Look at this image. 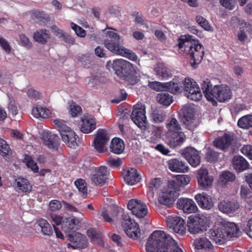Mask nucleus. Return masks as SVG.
I'll list each match as a JSON object with an SVG mask.
<instances>
[{
	"mask_svg": "<svg viewBox=\"0 0 252 252\" xmlns=\"http://www.w3.org/2000/svg\"><path fill=\"white\" fill-rule=\"evenodd\" d=\"M146 249L147 252H183L169 235L161 230L155 231L151 234Z\"/></svg>",
	"mask_w": 252,
	"mask_h": 252,
	"instance_id": "obj_1",
	"label": "nucleus"
},
{
	"mask_svg": "<svg viewBox=\"0 0 252 252\" xmlns=\"http://www.w3.org/2000/svg\"><path fill=\"white\" fill-rule=\"evenodd\" d=\"M190 35H182L178 39V46L180 49L189 55L191 65L194 68L202 61L204 55V48L199 41H195Z\"/></svg>",
	"mask_w": 252,
	"mask_h": 252,
	"instance_id": "obj_2",
	"label": "nucleus"
},
{
	"mask_svg": "<svg viewBox=\"0 0 252 252\" xmlns=\"http://www.w3.org/2000/svg\"><path fill=\"white\" fill-rule=\"evenodd\" d=\"M201 88L206 99L212 102L213 105H217L216 99L220 102H223L230 99L232 92L227 85H216L212 88V84L209 79H206L201 83Z\"/></svg>",
	"mask_w": 252,
	"mask_h": 252,
	"instance_id": "obj_3",
	"label": "nucleus"
},
{
	"mask_svg": "<svg viewBox=\"0 0 252 252\" xmlns=\"http://www.w3.org/2000/svg\"><path fill=\"white\" fill-rule=\"evenodd\" d=\"M239 231V228L234 222H226L219 226H214L208 234L210 239L220 245L232 237H238Z\"/></svg>",
	"mask_w": 252,
	"mask_h": 252,
	"instance_id": "obj_4",
	"label": "nucleus"
},
{
	"mask_svg": "<svg viewBox=\"0 0 252 252\" xmlns=\"http://www.w3.org/2000/svg\"><path fill=\"white\" fill-rule=\"evenodd\" d=\"M108 38L104 41V46L111 52L135 61L137 56L135 53L122 46L123 39L117 33L113 31L106 32Z\"/></svg>",
	"mask_w": 252,
	"mask_h": 252,
	"instance_id": "obj_5",
	"label": "nucleus"
},
{
	"mask_svg": "<svg viewBox=\"0 0 252 252\" xmlns=\"http://www.w3.org/2000/svg\"><path fill=\"white\" fill-rule=\"evenodd\" d=\"M187 225L189 232L196 234L207 230L209 225V220L203 215L190 216L188 218Z\"/></svg>",
	"mask_w": 252,
	"mask_h": 252,
	"instance_id": "obj_6",
	"label": "nucleus"
},
{
	"mask_svg": "<svg viewBox=\"0 0 252 252\" xmlns=\"http://www.w3.org/2000/svg\"><path fill=\"white\" fill-rule=\"evenodd\" d=\"M170 189L168 191L162 192L159 196L158 201L161 205L170 208L180 193L179 186L174 181L170 183Z\"/></svg>",
	"mask_w": 252,
	"mask_h": 252,
	"instance_id": "obj_7",
	"label": "nucleus"
},
{
	"mask_svg": "<svg viewBox=\"0 0 252 252\" xmlns=\"http://www.w3.org/2000/svg\"><path fill=\"white\" fill-rule=\"evenodd\" d=\"M182 85L188 98L195 101H199L202 98L200 89L193 79L186 78L182 82Z\"/></svg>",
	"mask_w": 252,
	"mask_h": 252,
	"instance_id": "obj_8",
	"label": "nucleus"
},
{
	"mask_svg": "<svg viewBox=\"0 0 252 252\" xmlns=\"http://www.w3.org/2000/svg\"><path fill=\"white\" fill-rule=\"evenodd\" d=\"M122 217V226L126 235L134 240L137 239L140 235L138 224L131 220L127 214L124 212H123Z\"/></svg>",
	"mask_w": 252,
	"mask_h": 252,
	"instance_id": "obj_9",
	"label": "nucleus"
},
{
	"mask_svg": "<svg viewBox=\"0 0 252 252\" xmlns=\"http://www.w3.org/2000/svg\"><path fill=\"white\" fill-rule=\"evenodd\" d=\"M167 226L174 233L184 235L186 233L185 221L177 216H170L166 219Z\"/></svg>",
	"mask_w": 252,
	"mask_h": 252,
	"instance_id": "obj_10",
	"label": "nucleus"
},
{
	"mask_svg": "<svg viewBox=\"0 0 252 252\" xmlns=\"http://www.w3.org/2000/svg\"><path fill=\"white\" fill-rule=\"evenodd\" d=\"M131 119L139 127L145 126L147 123L145 106L141 103H137L133 107Z\"/></svg>",
	"mask_w": 252,
	"mask_h": 252,
	"instance_id": "obj_11",
	"label": "nucleus"
},
{
	"mask_svg": "<svg viewBox=\"0 0 252 252\" xmlns=\"http://www.w3.org/2000/svg\"><path fill=\"white\" fill-rule=\"evenodd\" d=\"M109 138L107 131L104 129H99L95 134L93 145L94 149L99 153H103L107 151L106 145Z\"/></svg>",
	"mask_w": 252,
	"mask_h": 252,
	"instance_id": "obj_12",
	"label": "nucleus"
},
{
	"mask_svg": "<svg viewBox=\"0 0 252 252\" xmlns=\"http://www.w3.org/2000/svg\"><path fill=\"white\" fill-rule=\"evenodd\" d=\"M196 178L200 189L207 190L212 186L214 177L209 175L207 169L200 168L197 171Z\"/></svg>",
	"mask_w": 252,
	"mask_h": 252,
	"instance_id": "obj_13",
	"label": "nucleus"
},
{
	"mask_svg": "<svg viewBox=\"0 0 252 252\" xmlns=\"http://www.w3.org/2000/svg\"><path fill=\"white\" fill-rule=\"evenodd\" d=\"M127 207L133 215L139 218H144L148 213L146 204L138 199H130L127 203Z\"/></svg>",
	"mask_w": 252,
	"mask_h": 252,
	"instance_id": "obj_14",
	"label": "nucleus"
},
{
	"mask_svg": "<svg viewBox=\"0 0 252 252\" xmlns=\"http://www.w3.org/2000/svg\"><path fill=\"white\" fill-rule=\"evenodd\" d=\"M66 237L70 242L67 244L68 247H71L74 249L77 248L84 249L88 245L86 237L79 232H74L67 234Z\"/></svg>",
	"mask_w": 252,
	"mask_h": 252,
	"instance_id": "obj_15",
	"label": "nucleus"
},
{
	"mask_svg": "<svg viewBox=\"0 0 252 252\" xmlns=\"http://www.w3.org/2000/svg\"><path fill=\"white\" fill-rule=\"evenodd\" d=\"M112 68L115 73L120 78L124 77L125 73L130 70L132 71V65L127 61L118 59L114 61L112 64Z\"/></svg>",
	"mask_w": 252,
	"mask_h": 252,
	"instance_id": "obj_16",
	"label": "nucleus"
},
{
	"mask_svg": "<svg viewBox=\"0 0 252 252\" xmlns=\"http://www.w3.org/2000/svg\"><path fill=\"white\" fill-rule=\"evenodd\" d=\"M188 162L192 167H196L200 163L201 158L197 150L192 147H188L182 153Z\"/></svg>",
	"mask_w": 252,
	"mask_h": 252,
	"instance_id": "obj_17",
	"label": "nucleus"
},
{
	"mask_svg": "<svg viewBox=\"0 0 252 252\" xmlns=\"http://www.w3.org/2000/svg\"><path fill=\"white\" fill-rule=\"evenodd\" d=\"M176 204L177 208L188 214L195 213L198 210L194 201L188 198L181 197L179 198Z\"/></svg>",
	"mask_w": 252,
	"mask_h": 252,
	"instance_id": "obj_18",
	"label": "nucleus"
},
{
	"mask_svg": "<svg viewBox=\"0 0 252 252\" xmlns=\"http://www.w3.org/2000/svg\"><path fill=\"white\" fill-rule=\"evenodd\" d=\"M185 139L186 136L182 131L167 133L166 143L170 147L174 148L182 145Z\"/></svg>",
	"mask_w": 252,
	"mask_h": 252,
	"instance_id": "obj_19",
	"label": "nucleus"
},
{
	"mask_svg": "<svg viewBox=\"0 0 252 252\" xmlns=\"http://www.w3.org/2000/svg\"><path fill=\"white\" fill-rule=\"evenodd\" d=\"M96 127L95 119L92 115H84L81 118L80 130L84 133H90Z\"/></svg>",
	"mask_w": 252,
	"mask_h": 252,
	"instance_id": "obj_20",
	"label": "nucleus"
},
{
	"mask_svg": "<svg viewBox=\"0 0 252 252\" xmlns=\"http://www.w3.org/2000/svg\"><path fill=\"white\" fill-rule=\"evenodd\" d=\"M108 180L107 167L100 166L95 170V173L91 177V180L95 185L102 186Z\"/></svg>",
	"mask_w": 252,
	"mask_h": 252,
	"instance_id": "obj_21",
	"label": "nucleus"
},
{
	"mask_svg": "<svg viewBox=\"0 0 252 252\" xmlns=\"http://www.w3.org/2000/svg\"><path fill=\"white\" fill-rule=\"evenodd\" d=\"M194 198L198 206L202 209L209 210L214 206L212 197L206 192L198 193Z\"/></svg>",
	"mask_w": 252,
	"mask_h": 252,
	"instance_id": "obj_22",
	"label": "nucleus"
},
{
	"mask_svg": "<svg viewBox=\"0 0 252 252\" xmlns=\"http://www.w3.org/2000/svg\"><path fill=\"white\" fill-rule=\"evenodd\" d=\"M182 121L189 130L192 131L197 127L194 113L190 109L186 108L183 110Z\"/></svg>",
	"mask_w": 252,
	"mask_h": 252,
	"instance_id": "obj_23",
	"label": "nucleus"
},
{
	"mask_svg": "<svg viewBox=\"0 0 252 252\" xmlns=\"http://www.w3.org/2000/svg\"><path fill=\"white\" fill-rule=\"evenodd\" d=\"M234 141L233 136L230 134L225 133L222 136L218 137L214 141V146L222 150L228 149Z\"/></svg>",
	"mask_w": 252,
	"mask_h": 252,
	"instance_id": "obj_24",
	"label": "nucleus"
},
{
	"mask_svg": "<svg viewBox=\"0 0 252 252\" xmlns=\"http://www.w3.org/2000/svg\"><path fill=\"white\" fill-rule=\"evenodd\" d=\"M168 167L171 171L177 173H185L189 170L187 163L178 158L169 160Z\"/></svg>",
	"mask_w": 252,
	"mask_h": 252,
	"instance_id": "obj_25",
	"label": "nucleus"
},
{
	"mask_svg": "<svg viewBox=\"0 0 252 252\" xmlns=\"http://www.w3.org/2000/svg\"><path fill=\"white\" fill-rule=\"evenodd\" d=\"M41 138L49 148L54 149L58 148L59 145V138L57 135L52 134L49 131L44 130L42 133Z\"/></svg>",
	"mask_w": 252,
	"mask_h": 252,
	"instance_id": "obj_26",
	"label": "nucleus"
},
{
	"mask_svg": "<svg viewBox=\"0 0 252 252\" xmlns=\"http://www.w3.org/2000/svg\"><path fill=\"white\" fill-rule=\"evenodd\" d=\"M126 184L133 185L138 183L141 179L140 176L138 174L136 169L130 168L124 169L122 172Z\"/></svg>",
	"mask_w": 252,
	"mask_h": 252,
	"instance_id": "obj_27",
	"label": "nucleus"
},
{
	"mask_svg": "<svg viewBox=\"0 0 252 252\" xmlns=\"http://www.w3.org/2000/svg\"><path fill=\"white\" fill-rule=\"evenodd\" d=\"M78 221L73 217L64 219L62 223V229L67 234L74 232L78 229Z\"/></svg>",
	"mask_w": 252,
	"mask_h": 252,
	"instance_id": "obj_28",
	"label": "nucleus"
},
{
	"mask_svg": "<svg viewBox=\"0 0 252 252\" xmlns=\"http://www.w3.org/2000/svg\"><path fill=\"white\" fill-rule=\"evenodd\" d=\"M239 208V203L234 201L223 200L218 204V208L220 211L225 213H231L235 212Z\"/></svg>",
	"mask_w": 252,
	"mask_h": 252,
	"instance_id": "obj_29",
	"label": "nucleus"
},
{
	"mask_svg": "<svg viewBox=\"0 0 252 252\" xmlns=\"http://www.w3.org/2000/svg\"><path fill=\"white\" fill-rule=\"evenodd\" d=\"M234 169L238 172H242L248 168L249 163L243 157L235 156L232 160Z\"/></svg>",
	"mask_w": 252,
	"mask_h": 252,
	"instance_id": "obj_30",
	"label": "nucleus"
},
{
	"mask_svg": "<svg viewBox=\"0 0 252 252\" xmlns=\"http://www.w3.org/2000/svg\"><path fill=\"white\" fill-rule=\"evenodd\" d=\"M16 187L24 193H29L32 190V186L28 179L22 177H18L15 180Z\"/></svg>",
	"mask_w": 252,
	"mask_h": 252,
	"instance_id": "obj_31",
	"label": "nucleus"
},
{
	"mask_svg": "<svg viewBox=\"0 0 252 252\" xmlns=\"http://www.w3.org/2000/svg\"><path fill=\"white\" fill-rule=\"evenodd\" d=\"M65 132L63 133V134L61 136L63 141L69 147L75 148L77 146L75 132L72 130L66 131Z\"/></svg>",
	"mask_w": 252,
	"mask_h": 252,
	"instance_id": "obj_32",
	"label": "nucleus"
},
{
	"mask_svg": "<svg viewBox=\"0 0 252 252\" xmlns=\"http://www.w3.org/2000/svg\"><path fill=\"white\" fill-rule=\"evenodd\" d=\"M194 248L200 250H209L212 249V245L208 239L206 237H201L196 239L193 243Z\"/></svg>",
	"mask_w": 252,
	"mask_h": 252,
	"instance_id": "obj_33",
	"label": "nucleus"
},
{
	"mask_svg": "<svg viewBox=\"0 0 252 252\" xmlns=\"http://www.w3.org/2000/svg\"><path fill=\"white\" fill-rule=\"evenodd\" d=\"M125 145L123 141L119 138H113L110 145V151L116 154H120L124 151Z\"/></svg>",
	"mask_w": 252,
	"mask_h": 252,
	"instance_id": "obj_34",
	"label": "nucleus"
},
{
	"mask_svg": "<svg viewBox=\"0 0 252 252\" xmlns=\"http://www.w3.org/2000/svg\"><path fill=\"white\" fill-rule=\"evenodd\" d=\"M155 69L156 75L161 79H166L172 76L171 71L163 63H158Z\"/></svg>",
	"mask_w": 252,
	"mask_h": 252,
	"instance_id": "obj_35",
	"label": "nucleus"
},
{
	"mask_svg": "<svg viewBox=\"0 0 252 252\" xmlns=\"http://www.w3.org/2000/svg\"><path fill=\"white\" fill-rule=\"evenodd\" d=\"M181 88H182V82H179L177 79H173L172 81L165 83V91L172 94L179 93Z\"/></svg>",
	"mask_w": 252,
	"mask_h": 252,
	"instance_id": "obj_36",
	"label": "nucleus"
},
{
	"mask_svg": "<svg viewBox=\"0 0 252 252\" xmlns=\"http://www.w3.org/2000/svg\"><path fill=\"white\" fill-rule=\"evenodd\" d=\"M49 38V31L46 29L37 31L33 34L34 40L42 44H45Z\"/></svg>",
	"mask_w": 252,
	"mask_h": 252,
	"instance_id": "obj_37",
	"label": "nucleus"
},
{
	"mask_svg": "<svg viewBox=\"0 0 252 252\" xmlns=\"http://www.w3.org/2000/svg\"><path fill=\"white\" fill-rule=\"evenodd\" d=\"M32 114L35 118H42L46 119L49 117L50 114V110L41 106L34 107L32 108Z\"/></svg>",
	"mask_w": 252,
	"mask_h": 252,
	"instance_id": "obj_38",
	"label": "nucleus"
},
{
	"mask_svg": "<svg viewBox=\"0 0 252 252\" xmlns=\"http://www.w3.org/2000/svg\"><path fill=\"white\" fill-rule=\"evenodd\" d=\"M166 117V112L162 109L156 108L153 111L151 118L155 123L159 124L163 122Z\"/></svg>",
	"mask_w": 252,
	"mask_h": 252,
	"instance_id": "obj_39",
	"label": "nucleus"
},
{
	"mask_svg": "<svg viewBox=\"0 0 252 252\" xmlns=\"http://www.w3.org/2000/svg\"><path fill=\"white\" fill-rule=\"evenodd\" d=\"M157 99L160 104L166 106L170 105L173 101L172 95L162 92L158 94Z\"/></svg>",
	"mask_w": 252,
	"mask_h": 252,
	"instance_id": "obj_40",
	"label": "nucleus"
},
{
	"mask_svg": "<svg viewBox=\"0 0 252 252\" xmlns=\"http://www.w3.org/2000/svg\"><path fill=\"white\" fill-rule=\"evenodd\" d=\"M136 74L135 70L132 66V71L130 70V71H127L124 75V77H121L120 78L125 80L128 84L133 85L138 81Z\"/></svg>",
	"mask_w": 252,
	"mask_h": 252,
	"instance_id": "obj_41",
	"label": "nucleus"
},
{
	"mask_svg": "<svg viewBox=\"0 0 252 252\" xmlns=\"http://www.w3.org/2000/svg\"><path fill=\"white\" fill-rule=\"evenodd\" d=\"M37 223L41 228L42 232L44 235L50 236L53 233V230L51 225L45 219L38 220Z\"/></svg>",
	"mask_w": 252,
	"mask_h": 252,
	"instance_id": "obj_42",
	"label": "nucleus"
},
{
	"mask_svg": "<svg viewBox=\"0 0 252 252\" xmlns=\"http://www.w3.org/2000/svg\"><path fill=\"white\" fill-rule=\"evenodd\" d=\"M237 125L240 127L244 129L252 127V115H248L240 118Z\"/></svg>",
	"mask_w": 252,
	"mask_h": 252,
	"instance_id": "obj_43",
	"label": "nucleus"
},
{
	"mask_svg": "<svg viewBox=\"0 0 252 252\" xmlns=\"http://www.w3.org/2000/svg\"><path fill=\"white\" fill-rule=\"evenodd\" d=\"M166 127L168 129L167 133L181 132V126L177 120L175 118H172L171 119L170 122L166 124Z\"/></svg>",
	"mask_w": 252,
	"mask_h": 252,
	"instance_id": "obj_44",
	"label": "nucleus"
},
{
	"mask_svg": "<svg viewBox=\"0 0 252 252\" xmlns=\"http://www.w3.org/2000/svg\"><path fill=\"white\" fill-rule=\"evenodd\" d=\"M53 123L55 127L60 131L61 135L63 134V133H66V131H68L71 129L66 125V123L64 121L61 119H55L54 120Z\"/></svg>",
	"mask_w": 252,
	"mask_h": 252,
	"instance_id": "obj_45",
	"label": "nucleus"
},
{
	"mask_svg": "<svg viewBox=\"0 0 252 252\" xmlns=\"http://www.w3.org/2000/svg\"><path fill=\"white\" fill-rule=\"evenodd\" d=\"M235 178L234 174L229 171H225L220 175V181L222 185H225L228 182L234 181Z\"/></svg>",
	"mask_w": 252,
	"mask_h": 252,
	"instance_id": "obj_46",
	"label": "nucleus"
},
{
	"mask_svg": "<svg viewBox=\"0 0 252 252\" xmlns=\"http://www.w3.org/2000/svg\"><path fill=\"white\" fill-rule=\"evenodd\" d=\"M160 180L159 178H155L150 181L149 184V193L153 197L154 193L157 190L160 185Z\"/></svg>",
	"mask_w": 252,
	"mask_h": 252,
	"instance_id": "obj_47",
	"label": "nucleus"
},
{
	"mask_svg": "<svg viewBox=\"0 0 252 252\" xmlns=\"http://www.w3.org/2000/svg\"><path fill=\"white\" fill-rule=\"evenodd\" d=\"M74 184L79 191L82 193V195L86 196L87 194V187L85 181L82 179H79L75 181Z\"/></svg>",
	"mask_w": 252,
	"mask_h": 252,
	"instance_id": "obj_48",
	"label": "nucleus"
},
{
	"mask_svg": "<svg viewBox=\"0 0 252 252\" xmlns=\"http://www.w3.org/2000/svg\"><path fill=\"white\" fill-rule=\"evenodd\" d=\"M11 150L9 145L6 141L0 138V154L1 156L4 157L9 155Z\"/></svg>",
	"mask_w": 252,
	"mask_h": 252,
	"instance_id": "obj_49",
	"label": "nucleus"
},
{
	"mask_svg": "<svg viewBox=\"0 0 252 252\" xmlns=\"http://www.w3.org/2000/svg\"><path fill=\"white\" fill-rule=\"evenodd\" d=\"M70 112L72 117H77L82 113V108L74 102H72L70 105Z\"/></svg>",
	"mask_w": 252,
	"mask_h": 252,
	"instance_id": "obj_50",
	"label": "nucleus"
},
{
	"mask_svg": "<svg viewBox=\"0 0 252 252\" xmlns=\"http://www.w3.org/2000/svg\"><path fill=\"white\" fill-rule=\"evenodd\" d=\"M196 22L204 30L209 31L211 29L208 21L204 17L201 16H197L196 17Z\"/></svg>",
	"mask_w": 252,
	"mask_h": 252,
	"instance_id": "obj_51",
	"label": "nucleus"
},
{
	"mask_svg": "<svg viewBox=\"0 0 252 252\" xmlns=\"http://www.w3.org/2000/svg\"><path fill=\"white\" fill-rule=\"evenodd\" d=\"M249 192V190L247 188L241 186L240 194L242 198H244L248 203L252 205V197Z\"/></svg>",
	"mask_w": 252,
	"mask_h": 252,
	"instance_id": "obj_52",
	"label": "nucleus"
},
{
	"mask_svg": "<svg viewBox=\"0 0 252 252\" xmlns=\"http://www.w3.org/2000/svg\"><path fill=\"white\" fill-rule=\"evenodd\" d=\"M149 87L156 91H165V83L154 81L149 82Z\"/></svg>",
	"mask_w": 252,
	"mask_h": 252,
	"instance_id": "obj_53",
	"label": "nucleus"
},
{
	"mask_svg": "<svg viewBox=\"0 0 252 252\" xmlns=\"http://www.w3.org/2000/svg\"><path fill=\"white\" fill-rule=\"evenodd\" d=\"M70 25L72 29L74 30L78 36L81 37H84L85 36L86 31L82 27L73 22L71 23Z\"/></svg>",
	"mask_w": 252,
	"mask_h": 252,
	"instance_id": "obj_54",
	"label": "nucleus"
},
{
	"mask_svg": "<svg viewBox=\"0 0 252 252\" xmlns=\"http://www.w3.org/2000/svg\"><path fill=\"white\" fill-rule=\"evenodd\" d=\"M32 18L36 22H44L48 18L43 12H35L32 15Z\"/></svg>",
	"mask_w": 252,
	"mask_h": 252,
	"instance_id": "obj_55",
	"label": "nucleus"
},
{
	"mask_svg": "<svg viewBox=\"0 0 252 252\" xmlns=\"http://www.w3.org/2000/svg\"><path fill=\"white\" fill-rule=\"evenodd\" d=\"M190 177L189 176L186 175H180L177 177V181H174L176 183H177L179 186V188H180V186L179 183L181 184V185H186L189 183L190 182ZM180 190V189H179V191Z\"/></svg>",
	"mask_w": 252,
	"mask_h": 252,
	"instance_id": "obj_56",
	"label": "nucleus"
},
{
	"mask_svg": "<svg viewBox=\"0 0 252 252\" xmlns=\"http://www.w3.org/2000/svg\"><path fill=\"white\" fill-rule=\"evenodd\" d=\"M206 157L208 162H212L217 160L218 154L216 152L210 150L206 153Z\"/></svg>",
	"mask_w": 252,
	"mask_h": 252,
	"instance_id": "obj_57",
	"label": "nucleus"
},
{
	"mask_svg": "<svg viewBox=\"0 0 252 252\" xmlns=\"http://www.w3.org/2000/svg\"><path fill=\"white\" fill-rule=\"evenodd\" d=\"M241 151L249 159L252 160V146L250 145H245L241 148Z\"/></svg>",
	"mask_w": 252,
	"mask_h": 252,
	"instance_id": "obj_58",
	"label": "nucleus"
},
{
	"mask_svg": "<svg viewBox=\"0 0 252 252\" xmlns=\"http://www.w3.org/2000/svg\"><path fill=\"white\" fill-rule=\"evenodd\" d=\"M8 108L9 113H11L13 116H16L18 114V110L14 100H10Z\"/></svg>",
	"mask_w": 252,
	"mask_h": 252,
	"instance_id": "obj_59",
	"label": "nucleus"
},
{
	"mask_svg": "<svg viewBox=\"0 0 252 252\" xmlns=\"http://www.w3.org/2000/svg\"><path fill=\"white\" fill-rule=\"evenodd\" d=\"M107 164L111 167H118L121 165L122 161L119 158L117 159L109 158L107 161Z\"/></svg>",
	"mask_w": 252,
	"mask_h": 252,
	"instance_id": "obj_60",
	"label": "nucleus"
},
{
	"mask_svg": "<svg viewBox=\"0 0 252 252\" xmlns=\"http://www.w3.org/2000/svg\"><path fill=\"white\" fill-rule=\"evenodd\" d=\"M27 166L30 168L34 173L39 172V168L37 163L34 162L31 158L29 159L26 163Z\"/></svg>",
	"mask_w": 252,
	"mask_h": 252,
	"instance_id": "obj_61",
	"label": "nucleus"
},
{
	"mask_svg": "<svg viewBox=\"0 0 252 252\" xmlns=\"http://www.w3.org/2000/svg\"><path fill=\"white\" fill-rule=\"evenodd\" d=\"M0 45L7 54H9L10 52V46L7 40L3 37H0Z\"/></svg>",
	"mask_w": 252,
	"mask_h": 252,
	"instance_id": "obj_62",
	"label": "nucleus"
},
{
	"mask_svg": "<svg viewBox=\"0 0 252 252\" xmlns=\"http://www.w3.org/2000/svg\"><path fill=\"white\" fill-rule=\"evenodd\" d=\"M51 210L53 212H56L60 210L62 207L61 202L57 200H54L50 202L49 204Z\"/></svg>",
	"mask_w": 252,
	"mask_h": 252,
	"instance_id": "obj_63",
	"label": "nucleus"
},
{
	"mask_svg": "<svg viewBox=\"0 0 252 252\" xmlns=\"http://www.w3.org/2000/svg\"><path fill=\"white\" fill-rule=\"evenodd\" d=\"M245 231L247 234L252 238V218L248 221Z\"/></svg>",
	"mask_w": 252,
	"mask_h": 252,
	"instance_id": "obj_64",
	"label": "nucleus"
}]
</instances>
